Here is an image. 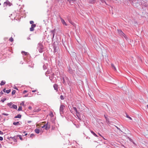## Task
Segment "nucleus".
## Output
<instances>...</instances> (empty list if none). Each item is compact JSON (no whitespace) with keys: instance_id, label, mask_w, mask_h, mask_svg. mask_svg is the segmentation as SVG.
I'll return each mask as SVG.
<instances>
[{"instance_id":"obj_35","label":"nucleus","mask_w":148,"mask_h":148,"mask_svg":"<svg viewBox=\"0 0 148 148\" xmlns=\"http://www.w3.org/2000/svg\"><path fill=\"white\" fill-rule=\"evenodd\" d=\"M126 116L127 118H129L130 120H132V118L130 117L128 115H127Z\"/></svg>"},{"instance_id":"obj_51","label":"nucleus","mask_w":148,"mask_h":148,"mask_svg":"<svg viewBox=\"0 0 148 148\" xmlns=\"http://www.w3.org/2000/svg\"><path fill=\"white\" fill-rule=\"evenodd\" d=\"M27 133H26L25 134V136H27Z\"/></svg>"},{"instance_id":"obj_25","label":"nucleus","mask_w":148,"mask_h":148,"mask_svg":"<svg viewBox=\"0 0 148 148\" xmlns=\"http://www.w3.org/2000/svg\"><path fill=\"white\" fill-rule=\"evenodd\" d=\"M51 32L52 33V34H52L53 38L54 37V35H55V33H54V31L53 30L51 31Z\"/></svg>"},{"instance_id":"obj_4","label":"nucleus","mask_w":148,"mask_h":148,"mask_svg":"<svg viewBox=\"0 0 148 148\" xmlns=\"http://www.w3.org/2000/svg\"><path fill=\"white\" fill-rule=\"evenodd\" d=\"M118 32V33L119 34V35L121 36H123L126 39H127V37L125 35V34H124L123 33V32L122 31L119 29H117Z\"/></svg>"},{"instance_id":"obj_33","label":"nucleus","mask_w":148,"mask_h":148,"mask_svg":"<svg viewBox=\"0 0 148 148\" xmlns=\"http://www.w3.org/2000/svg\"><path fill=\"white\" fill-rule=\"evenodd\" d=\"M69 22L71 24H72L73 25H74L75 24L74 23L72 22L71 21L69 20Z\"/></svg>"},{"instance_id":"obj_13","label":"nucleus","mask_w":148,"mask_h":148,"mask_svg":"<svg viewBox=\"0 0 148 148\" xmlns=\"http://www.w3.org/2000/svg\"><path fill=\"white\" fill-rule=\"evenodd\" d=\"M90 132H91V133L93 134V135L97 137L98 136L95 133H94L93 131L92 130H90Z\"/></svg>"},{"instance_id":"obj_12","label":"nucleus","mask_w":148,"mask_h":148,"mask_svg":"<svg viewBox=\"0 0 148 148\" xmlns=\"http://www.w3.org/2000/svg\"><path fill=\"white\" fill-rule=\"evenodd\" d=\"M7 105L10 108H12V102L8 103L7 104Z\"/></svg>"},{"instance_id":"obj_42","label":"nucleus","mask_w":148,"mask_h":148,"mask_svg":"<svg viewBox=\"0 0 148 148\" xmlns=\"http://www.w3.org/2000/svg\"><path fill=\"white\" fill-rule=\"evenodd\" d=\"M24 103H25V102H24V101H22V103H21V104L23 105L24 106Z\"/></svg>"},{"instance_id":"obj_9","label":"nucleus","mask_w":148,"mask_h":148,"mask_svg":"<svg viewBox=\"0 0 148 148\" xmlns=\"http://www.w3.org/2000/svg\"><path fill=\"white\" fill-rule=\"evenodd\" d=\"M53 87L54 89L56 90V91H57L58 90V87L57 85L56 84H54L53 85Z\"/></svg>"},{"instance_id":"obj_46","label":"nucleus","mask_w":148,"mask_h":148,"mask_svg":"<svg viewBox=\"0 0 148 148\" xmlns=\"http://www.w3.org/2000/svg\"><path fill=\"white\" fill-rule=\"evenodd\" d=\"M75 0H68V1H69V2H70L71 1H75Z\"/></svg>"},{"instance_id":"obj_50","label":"nucleus","mask_w":148,"mask_h":148,"mask_svg":"<svg viewBox=\"0 0 148 148\" xmlns=\"http://www.w3.org/2000/svg\"><path fill=\"white\" fill-rule=\"evenodd\" d=\"M3 92H2V91H1V92H0V94H3Z\"/></svg>"},{"instance_id":"obj_54","label":"nucleus","mask_w":148,"mask_h":148,"mask_svg":"<svg viewBox=\"0 0 148 148\" xmlns=\"http://www.w3.org/2000/svg\"><path fill=\"white\" fill-rule=\"evenodd\" d=\"M1 147V144L0 143V148Z\"/></svg>"},{"instance_id":"obj_45","label":"nucleus","mask_w":148,"mask_h":148,"mask_svg":"<svg viewBox=\"0 0 148 148\" xmlns=\"http://www.w3.org/2000/svg\"><path fill=\"white\" fill-rule=\"evenodd\" d=\"M116 128H117V129L118 130H120V128H119L118 127H117V126H116Z\"/></svg>"},{"instance_id":"obj_30","label":"nucleus","mask_w":148,"mask_h":148,"mask_svg":"<svg viewBox=\"0 0 148 148\" xmlns=\"http://www.w3.org/2000/svg\"><path fill=\"white\" fill-rule=\"evenodd\" d=\"M15 93H16L15 90H13L12 92V95H14Z\"/></svg>"},{"instance_id":"obj_41","label":"nucleus","mask_w":148,"mask_h":148,"mask_svg":"<svg viewBox=\"0 0 148 148\" xmlns=\"http://www.w3.org/2000/svg\"><path fill=\"white\" fill-rule=\"evenodd\" d=\"M34 136V134H30V137H32V136Z\"/></svg>"},{"instance_id":"obj_1","label":"nucleus","mask_w":148,"mask_h":148,"mask_svg":"<svg viewBox=\"0 0 148 148\" xmlns=\"http://www.w3.org/2000/svg\"><path fill=\"white\" fill-rule=\"evenodd\" d=\"M37 49L40 53H42L43 52V47L42 44L41 43H39L38 44Z\"/></svg>"},{"instance_id":"obj_39","label":"nucleus","mask_w":148,"mask_h":148,"mask_svg":"<svg viewBox=\"0 0 148 148\" xmlns=\"http://www.w3.org/2000/svg\"><path fill=\"white\" fill-rule=\"evenodd\" d=\"M3 137H2L1 136H0V140L2 141L3 140Z\"/></svg>"},{"instance_id":"obj_55","label":"nucleus","mask_w":148,"mask_h":148,"mask_svg":"<svg viewBox=\"0 0 148 148\" xmlns=\"http://www.w3.org/2000/svg\"><path fill=\"white\" fill-rule=\"evenodd\" d=\"M89 95L90 96V97H91V98H92L91 97V96L90 95V94H89Z\"/></svg>"},{"instance_id":"obj_8","label":"nucleus","mask_w":148,"mask_h":148,"mask_svg":"<svg viewBox=\"0 0 148 148\" xmlns=\"http://www.w3.org/2000/svg\"><path fill=\"white\" fill-rule=\"evenodd\" d=\"M36 26V25L35 24H33L31 25V27L30 28V31H33L34 29V28Z\"/></svg>"},{"instance_id":"obj_58","label":"nucleus","mask_w":148,"mask_h":148,"mask_svg":"<svg viewBox=\"0 0 148 148\" xmlns=\"http://www.w3.org/2000/svg\"><path fill=\"white\" fill-rule=\"evenodd\" d=\"M99 134V135L100 136H101V135L100 134Z\"/></svg>"},{"instance_id":"obj_53","label":"nucleus","mask_w":148,"mask_h":148,"mask_svg":"<svg viewBox=\"0 0 148 148\" xmlns=\"http://www.w3.org/2000/svg\"><path fill=\"white\" fill-rule=\"evenodd\" d=\"M15 89H17V90H18V89L16 88V87H15V88H14Z\"/></svg>"},{"instance_id":"obj_37","label":"nucleus","mask_w":148,"mask_h":148,"mask_svg":"<svg viewBox=\"0 0 148 148\" xmlns=\"http://www.w3.org/2000/svg\"><path fill=\"white\" fill-rule=\"evenodd\" d=\"M34 22L33 21H30V24H33L34 23Z\"/></svg>"},{"instance_id":"obj_36","label":"nucleus","mask_w":148,"mask_h":148,"mask_svg":"<svg viewBox=\"0 0 148 148\" xmlns=\"http://www.w3.org/2000/svg\"><path fill=\"white\" fill-rule=\"evenodd\" d=\"M106 121L107 123H108L109 122V119L108 118H106Z\"/></svg>"},{"instance_id":"obj_16","label":"nucleus","mask_w":148,"mask_h":148,"mask_svg":"<svg viewBox=\"0 0 148 148\" xmlns=\"http://www.w3.org/2000/svg\"><path fill=\"white\" fill-rule=\"evenodd\" d=\"M111 67L114 69L115 71H116V69L114 64L112 63L111 64Z\"/></svg>"},{"instance_id":"obj_15","label":"nucleus","mask_w":148,"mask_h":148,"mask_svg":"<svg viewBox=\"0 0 148 148\" xmlns=\"http://www.w3.org/2000/svg\"><path fill=\"white\" fill-rule=\"evenodd\" d=\"M21 115L20 114H18L16 116L14 117L15 118H20L21 117Z\"/></svg>"},{"instance_id":"obj_6","label":"nucleus","mask_w":148,"mask_h":148,"mask_svg":"<svg viewBox=\"0 0 148 148\" xmlns=\"http://www.w3.org/2000/svg\"><path fill=\"white\" fill-rule=\"evenodd\" d=\"M12 3H11L8 1H7L4 3V6H7V5L10 6L11 5Z\"/></svg>"},{"instance_id":"obj_40","label":"nucleus","mask_w":148,"mask_h":148,"mask_svg":"<svg viewBox=\"0 0 148 148\" xmlns=\"http://www.w3.org/2000/svg\"><path fill=\"white\" fill-rule=\"evenodd\" d=\"M27 92V90H24L23 92V93L25 94V93Z\"/></svg>"},{"instance_id":"obj_60","label":"nucleus","mask_w":148,"mask_h":148,"mask_svg":"<svg viewBox=\"0 0 148 148\" xmlns=\"http://www.w3.org/2000/svg\"><path fill=\"white\" fill-rule=\"evenodd\" d=\"M103 138L104 139H105V138H104L103 137Z\"/></svg>"},{"instance_id":"obj_61","label":"nucleus","mask_w":148,"mask_h":148,"mask_svg":"<svg viewBox=\"0 0 148 148\" xmlns=\"http://www.w3.org/2000/svg\"><path fill=\"white\" fill-rule=\"evenodd\" d=\"M1 5V3H0V5Z\"/></svg>"},{"instance_id":"obj_38","label":"nucleus","mask_w":148,"mask_h":148,"mask_svg":"<svg viewBox=\"0 0 148 148\" xmlns=\"http://www.w3.org/2000/svg\"><path fill=\"white\" fill-rule=\"evenodd\" d=\"M74 125L76 126L77 128H79V125H76L75 124H74Z\"/></svg>"},{"instance_id":"obj_49","label":"nucleus","mask_w":148,"mask_h":148,"mask_svg":"<svg viewBox=\"0 0 148 148\" xmlns=\"http://www.w3.org/2000/svg\"><path fill=\"white\" fill-rule=\"evenodd\" d=\"M105 117V118L106 119V118H108L105 115H104Z\"/></svg>"},{"instance_id":"obj_20","label":"nucleus","mask_w":148,"mask_h":148,"mask_svg":"<svg viewBox=\"0 0 148 148\" xmlns=\"http://www.w3.org/2000/svg\"><path fill=\"white\" fill-rule=\"evenodd\" d=\"M17 137H19L20 139L21 140H23V139L22 138V136L21 135H18L16 136Z\"/></svg>"},{"instance_id":"obj_48","label":"nucleus","mask_w":148,"mask_h":148,"mask_svg":"<svg viewBox=\"0 0 148 148\" xmlns=\"http://www.w3.org/2000/svg\"><path fill=\"white\" fill-rule=\"evenodd\" d=\"M5 89H4L3 90V91L4 92H5Z\"/></svg>"},{"instance_id":"obj_14","label":"nucleus","mask_w":148,"mask_h":148,"mask_svg":"<svg viewBox=\"0 0 148 148\" xmlns=\"http://www.w3.org/2000/svg\"><path fill=\"white\" fill-rule=\"evenodd\" d=\"M10 138H12V139L13 141H14V142H17V140H16V139L15 138V136H14L13 137H10Z\"/></svg>"},{"instance_id":"obj_18","label":"nucleus","mask_w":148,"mask_h":148,"mask_svg":"<svg viewBox=\"0 0 148 148\" xmlns=\"http://www.w3.org/2000/svg\"><path fill=\"white\" fill-rule=\"evenodd\" d=\"M35 132L36 133L38 134L40 133V130L38 129H36L35 130Z\"/></svg>"},{"instance_id":"obj_34","label":"nucleus","mask_w":148,"mask_h":148,"mask_svg":"<svg viewBox=\"0 0 148 148\" xmlns=\"http://www.w3.org/2000/svg\"><path fill=\"white\" fill-rule=\"evenodd\" d=\"M2 115H5V116H8L9 114L7 113H2Z\"/></svg>"},{"instance_id":"obj_23","label":"nucleus","mask_w":148,"mask_h":148,"mask_svg":"<svg viewBox=\"0 0 148 148\" xmlns=\"http://www.w3.org/2000/svg\"><path fill=\"white\" fill-rule=\"evenodd\" d=\"M49 116H51V117H52L53 116V115L52 112H51L49 114Z\"/></svg>"},{"instance_id":"obj_59","label":"nucleus","mask_w":148,"mask_h":148,"mask_svg":"<svg viewBox=\"0 0 148 148\" xmlns=\"http://www.w3.org/2000/svg\"><path fill=\"white\" fill-rule=\"evenodd\" d=\"M70 110V111L71 112V113H72V112L71 111V110Z\"/></svg>"},{"instance_id":"obj_29","label":"nucleus","mask_w":148,"mask_h":148,"mask_svg":"<svg viewBox=\"0 0 148 148\" xmlns=\"http://www.w3.org/2000/svg\"><path fill=\"white\" fill-rule=\"evenodd\" d=\"M143 134L147 138H148V134H145V133H143Z\"/></svg>"},{"instance_id":"obj_17","label":"nucleus","mask_w":148,"mask_h":148,"mask_svg":"<svg viewBox=\"0 0 148 148\" xmlns=\"http://www.w3.org/2000/svg\"><path fill=\"white\" fill-rule=\"evenodd\" d=\"M12 108H13L15 109H17V106L16 105L13 104L12 105Z\"/></svg>"},{"instance_id":"obj_5","label":"nucleus","mask_w":148,"mask_h":148,"mask_svg":"<svg viewBox=\"0 0 148 148\" xmlns=\"http://www.w3.org/2000/svg\"><path fill=\"white\" fill-rule=\"evenodd\" d=\"M45 127V129L47 130L50 128V125L48 124V123H47L46 124L42 126V127L43 128Z\"/></svg>"},{"instance_id":"obj_52","label":"nucleus","mask_w":148,"mask_h":148,"mask_svg":"<svg viewBox=\"0 0 148 148\" xmlns=\"http://www.w3.org/2000/svg\"><path fill=\"white\" fill-rule=\"evenodd\" d=\"M28 96V95H26L25 96V97H27Z\"/></svg>"},{"instance_id":"obj_21","label":"nucleus","mask_w":148,"mask_h":148,"mask_svg":"<svg viewBox=\"0 0 148 148\" xmlns=\"http://www.w3.org/2000/svg\"><path fill=\"white\" fill-rule=\"evenodd\" d=\"M68 71L71 73H73V71L70 69V67H69V69H68Z\"/></svg>"},{"instance_id":"obj_26","label":"nucleus","mask_w":148,"mask_h":148,"mask_svg":"<svg viewBox=\"0 0 148 148\" xmlns=\"http://www.w3.org/2000/svg\"><path fill=\"white\" fill-rule=\"evenodd\" d=\"M11 91L10 89L7 90H5V92L7 94L9 93Z\"/></svg>"},{"instance_id":"obj_10","label":"nucleus","mask_w":148,"mask_h":148,"mask_svg":"<svg viewBox=\"0 0 148 148\" xmlns=\"http://www.w3.org/2000/svg\"><path fill=\"white\" fill-rule=\"evenodd\" d=\"M13 124L15 125H20L21 124L18 121L16 122H14L13 123Z\"/></svg>"},{"instance_id":"obj_7","label":"nucleus","mask_w":148,"mask_h":148,"mask_svg":"<svg viewBox=\"0 0 148 148\" xmlns=\"http://www.w3.org/2000/svg\"><path fill=\"white\" fill-rule=\"evenodd\" d=\"M60 18L62 23L63 25H65V26L67 25L66 24V23L65 22L64 20L62 18L60 17Z\"/></svg>"},{"instance_id":"obj_43","label":"nucleus","mask_w":148,"mask_h":148,"mask_svg":"<svg viewBox=\"0 0 148 148\" xmlns=\"http://www.w3.org/2000/svg\"><path fill=\"white\" fill-rule=\"evenodd\" d=\"M28 109L29 110H31L32 109V107L31 106H30L29 107H28Z\"/></svg>"},{"instance_id":"obj_31","label":"nucleus","mask_w":148,"mask_h":148,"mask_svg":"<svg viewBox=\"0 0 148 148\" xmlns=\"http://www.w3.org/2000/svg\"><path fill=\"white\" fill-rule=\"evenodd\" d=\"M60 99L62 100H63L64 99V96L62 95H61L60 96Z\"/></svg>"},{"instance_id":"obj_47","label":"nucleus","mask_w":148,"mask_h":148,"mask_svg":"<svg viewBox=\"0 0 148 148\" xmlns=\"http://www.w3.org/2000/svg\"><path fill=\"white\" fill-rule=\"evenodd\" d=\"M36 91V90H33L32 91V92H35Z\"/></svg>"},{"instance_id":"obj_3","label":"nucleus","mask_w":148,"mask_h":148,"mask_svg":"<svg viewBox=\"0 0 148 148\" xmlns=\"http://www.w3.org/2000/svg\"><path fill=\"white\" fill-rule=\"evenodd\" d=\"M73 108L76 113V116H77V118L78 119H79V120H81V119H80V116L79 115V114H80L79 112L77 111V109L76 107H73Z\"/></svg>"},{"instance_id":"obj_28","label":"nucleus","mask_w":148,"mask_h":148,"mask_svg":"<svg viewBox=\"0 0 148 148\" xmlns=\"http://www.w3.org/2000/svg\"><path fill=\"white\" fill-rule=\"evenodd\" d=\"M6 100V98H4L3 99H1V101L3 102H4V101Z\"/></svg>"},{"instance_id":"obj_32","label":"nucleus","mask_w":148,"mask_h":148,"mask_svg":"<svg viewBox=\"0 0 148 148\" xmlns=\"http://www.w3.org/2000/svg\"><path fill=\"white\" fill-rule=\"evenodd\" d=\"M9 40L10 41L12 42L13 41V38L12 37H11L9 39Z\"/></svg>"},{"instance_id":"obj_2","label":"nucleus","mask_w":148,"mask_h":148,"mask_svg":"<svg viewBox=\"0 0 148 148\" xmlns=\"http://www.w3.org/2000/svg\"><path fill=\"white\" fill-rule=\"evenodd\" d=\"M64 107L65 106L64 105L62 104L60 108V113L62 116H63L62 114L64 113Z\"/></svg>"},{"instance_id":"obj_24","label":"nucleus","mask_w":148,"mask_h":148,"mask_svg":"<svg viewBox=\"0 0 148 148\" xmlns=\"http://www.w3.org/2000/svg\"><path fill=\"white\" fill-rule=\"evenodd\" d=\"M95 1V0H89V2L93 4Z\"/></svg>"},{"instance_id":"obj_19","label":"nucleus","mask_w":148,"mask_h":148,"mask_svg":"<svg viewBox=\"0 0 148 148\" xmlns=\"http://www.w3.org/2000/svg\"><path fill=\"white\" fill-rule=\"evenodd\" d=\"M21 53L22 54H23H23L25 55H28L29 53H28L27 52H25L24 51H22L21 52Z\"/></svg>"},{"instance_id":"obj_22","label":"nucleus","mask_w":148,"mask_h":148,"mask_svg":"<svg viewBox=\"0 0 148 148\" xmlns=\"http://www.w3.org/2000/svg\"><path fill=\"white\" fill-rule=\"evenodd\" d=\"M5 81H2L1 82L0 84L1 86H2V85H3L4 84H5Z\"/></svg>"},{"instance_id":"obj_57","label":"nucleus","mask_w":148,"mask_h":148,"mask_svg":"<svg viewBox=\"0 0 148 148\" xmlns=\"http://www.w3.org/2000/svg\"><path fill=\"white\" fill-rule=\"evenodd\" d=\"M147 108H148V105L147 106Z\"/></svg>"},{"instance_id":"obj_44","label":"nucleus","mask_w":148,"mask_h":148,"mask_svg":"<svg viewBox=\"0 0 148 148\" xmlns=\"http://www.w3.org/2000/svg\"><path fill=\"white\" fill-rule=\"evenodd\" d=\"M0 134H3V132H2L0 130Z\"/></svg>"},{"instance_id":"obj_11","label":"nucleus","mask_w":148,"mask_h":148,"mask_svg":"<svg viewBox=\"0 0 148 148\" xmlns=\"http://www.w3.org/2000/svg\"><path fill=\"white\" fill-rule=\"evenodd\" d=\"M40 110V109L39 108H36L33 110V112H38Z\"/></svg>"},{"instance_id":"obj_27","label":"nucleus","mask_w":148,"mask_h":148,"mask_svg":"<svg viewBox=\"0 0 148 148\" xmlns=\"http://www.w3.org/2000/svg\"><path fill=\"white\" fill-rule=\"evenodd\" d=\"M22 110V106H19L18 108V110L20 111Z\"/></svg>"},{"instance_id":"obj_56","label":"nucleus","mask_w":148,"mask_h":148,"mask_svg":"<svg viewBox=\"0 0 148 148\" xmlns=\"http://www.w3.org/2000/svg\"><path fill=\"white\" fill-rule=\"evenodd\" d=\"M56 52L55 49V50H54V52Z\"/></svg>"}]
</instances>
